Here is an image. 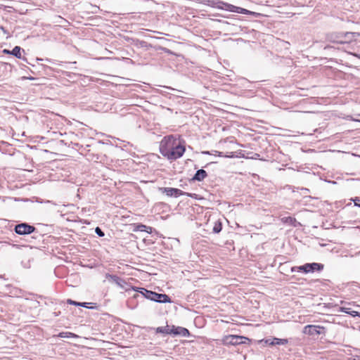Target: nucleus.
Wrapping results in <instances>:
<instances>
[{
	"instance_id": "obj_1",
	"label": "nucleus",
	"mask_w": 360,
	"mask_h": 360,
	"mask_svg": "<svg viewBox=\"0 0 360 360\" xmlns=\"http://www.w3.org/2000/svg\"><path fill=\"white\" fill-rule=\"evenodd\" d=\"M178 140H176L173 136H165L160 145V150L162 155L168 158L171 152V148L174 147L175 144L177 143Z\"/></svg>"
},
{
	"instance_id": "obj_2",
	"label": "nucleus",
	"mask_w": 360,
	"mask_h": 360,
	"mask_svg": "<svg viewBox=\"0 0 360 360\" xmlns=\"http://www.w3.org/2000/svg\"><path fill=\"white\" fill-rule=\"evenodd\" d=\"M247 338L238 335H226L223 338L222 342L226 345H236L245 342Z\"/></svg>"
},
{
	"instance_id": "obj_3",
	"label": "nucleus",
	"mask_w": 360,
	"mask_h": 360,
	"mask_svg": "<svg viewBox=\"0 0 360 360\" xmlns=\"http://www.w3.org/2000/svg\"><path fill=\"white\" fill-rule=\"evenodd\" d=\"M217 7L221 9H224L226 11H229L231 12H235L238 13H243V14H249L251 13V12L245 8H243L240 7H238L236 6H233L232 4H229L224 2H219Z\"/></svg>"
},
{
	"instance_id": "obj_4",
	"label": "nucleus",
	"mask_w": 360,
	"mask_h": 360,
	"mask_svg": "<svg viewBox=\"0 0 360 360\" xmlns=\"http://www.w3.org/2000/svg\"><path fill=\"white\" fill-rule=\"evenodd\" d=\"M324 327L320 326L307 325L304 328L303 333L309 335L324 333Z\"/></svg>"
},
{
	"instance_id": "obj_5",
	"label": "nucleus",
	"mask_w": 360,
	"mask_h": 360,
	"mask_svg": "<svg viewBox=\"0 0 360 360\" xmlns=\"http://www.w3.org/2000/svg\"><path fill=\"white\" fill-rule=\"evenodd\" d=\"M174 147H175L174 150L172 152V153H170L169 155L167 158L169 160H176L177 158H179L183 155L185 151L184 146H182L179 141Z\"/></svg>"
},
{
	"instance_id": "obj_6",
	"label": "nucleus",
	"mask_w": 360,
	"mask_h": 360,
	"mask_svg": "<svg viewBox=\"0 0 360 360\" xmlns=\"http://www.w3.org/2000/svg\"><path fill=\"white\" fill-rule=\"evenodd\" d=\"M160 190L165 193L167 196L172 197V196H179L183 195H186L188 196H191V194L184 193L181 190L178 188H160Z\"/></svg>"
},
{
	"instance_id": "obj_7",
	"label": "nucleus",
	"mask_w": 360,
	"mask_h": 360,
	"mask_svg": "<svg viewBox=\"0 0 360 360\" xmlns=\"http://www.w3.org/2000/svg\"><path fill=\"white\" fill-rule=\"evenodd\" d=\"M35 228L27 224H20L15 226V231L18 234H30L34 231Z\"/></svg>"
},
{
	"instance_id": "obj_8",
	"label": "nucleus",
	"mask_w": 360,
	"mask_h": 360,
	"mask_svg": "<svg viewBox=\"0 0 360 360\" xmlns=\"http://www.w3.org/2000/svg\"><path fill=\"white\" fill-rule=\"evenodd\" d=\"M146 298L152 301L158 302V293L146 290L144 288H141V290L139 291Z\"/></svg>"
},
{
	"instance_id": "obj_9",
	"label": "nucleus",
	"mask_w": 360,
	"mask_h": 360,
	"mask_svg": "<svg viewBox=\"0 0 360 360\" xmlns=\"http://www.w3.org/2000/svg\"><path fill=\"white\" fill-rule=\"evenodd\" d=\"M360 33L359 32H346L344 36V39L340 40V43L350 42L356 39V37H359Z\"/></svg>"
},
{
	"instance_id": "obj_10",
	"label": "nucleus",
	"mask_w": 360,
	"mask_h": 360,
	"mask_svg": "<svg viewBox=\"0 0 360 360\" xmlns=\"http://www.w3.org/2000/svg\"><path fill=\"white\" fill-rule=\"evenodd\" d=\"M169 333H173L174 335H180L184 337H186L189 334L188 330L186 328L182 327L174 328Z\"/></svg>"
},
{
	"instance_id": "obj_11",
	"label": "nucleus",
	"mask_w": 360,
	"mask_h": 360,
	"mask_svg": "<svg viewBox=\"0 0 360 360\" xmlns=\"http://www.w3.org/2000/svg\"><path fill=\"white\" fill-rule=\"evenodd\" d=\"M304 271V273L311 272V266L310 264H306L303 266H295L292 268V271Z\"/></svg>"
},
{
	"instance_id": "obj_12",
	"label": "nucleus",
	"mask_w": 360,
	"mask_h": 360,
	"mask_svg": "<svg viewBox=\"0 0 360 360\" xmlns=\"http://www.w3.org/2000/svg\"><path fill=\"white\" fill-rule=\"evenodd\" d=\"M207 176V172L204 169H199L195 173L193 179L197 181H202Z\"/></svg>"
},
{
	"instance_id": "obj_13",
	"label": "nucleus",
	"mask_w": 360,
	"mask_h": 360,
	"mask_svg": "<svg viewBox=\"0 0 360 360\" xmlns=\"http://www.w3.org/2000/svg\"><path fill=\"white\" fill-rule=\"evenodd\" d=\"M158 302H160V303L171 302L170 298L166 294L158 293Z\"/></svg>"
},
{
	"instance_id": "obj_14",
	"label": "nucleus",
	"mask_w": 360,
	"mask_h": 360,
	"mask_svg": "<svg viewBox=\"0 0 360 360\" xmlns=\"http://www.w3.org/2000/svg\"><path fill=\"white\" fill-rule=\"evenodd\" d=\"M288 342L286 339L274 338L271 340V345H285Z\"/></svg>"
},
{
	"instance_id": "obj_15",
	"label": "nucleus",
	"mask_w": 360,
	"mask_h": 360,
	"mask_svg": "<svg viewBox=\"0 0 360 360\" xmlns=\"http://www.w3.org/2000/svg\"><path fill=\"white\" fill-rule=\"evenodd\" d=\"M21 49L20 46H15L14 49L11 51V54L15 56L18 58H21Z\"/></svg>"
},
{
	"instance_id": "obj_16",
	"label": "nucleus",
	"mask_w": 360,
	"mask_h": 360,
	"mask_svg": "<svg viewBox=\"0 0 360 360\" xmlns=\"http://www.w3.org/2000/svg\"><path fill=\"white\" fill-rule=\"evenodd\" d=\"M136 229L139 230V231H147L148 233H150L151 230H152V228L151 227H148V226H146L145 225H143V224H139V225L137 226Z\"/></svg>"
},
{
	"instance_id": "obj_17",
	"label": "nucleus",
	"mask_w": 360,
	"mask_h": 360,
	"mask_svg": "<svg viewBox=\"0 0 360 360\" xmlns=\"http://www.w3.org/2000/svg\"><path fill=\"white\" fill-rule=\"evenodd\" d=\"M310 266H311V272H314L316 270H321L323 267V265L318 263H311L310 264Z\"/></svg>"
},
{
	"instance_id": "obj_18",
	"label": "nucleus",
	"mask_w": 360,
	"mask_h": 360,
	"mask_svg": "<svg viewBox=\"0 0 360 360\" xmlns=\"http://www.w3.org/2000/svg\"><path fill=\"white\" fill-rule=\"evenodd\" d=\"M60 338H72V337H77L75 334L70 333V332H62L60 333L58 335Z\"/></svg>"
},
{
	"instance_id": "obj_19",
	"label": "nucleus",
	"mask_w": 360,
	"mask_h": 360,
	"mask_svg": "<svg viewBox=\"0 0 360 360\" xmlns=\"http://www.w3.org/2000/svg\"><path fill=\"white\" fill-rule=\"evenodd\" d=\"M348 309H349L343 308L342 311H345V313L350 314L353 316H359V317H360V313H359L357 311H349Z\"/></svg>"
},
{
	"instance_id": "obj_20",
	"label": "nucleus",
	"mask_w": 360,
	"mask_h": 360,
	"mask_svg": "<svg viewBox=\"0 0 360 360\" xmlns=\"http://www.w3.org/2000/svg\"><path fill=\"white\" fill-rule=\"evenodd\" d=\"M221 230V223H216L213 227V231L214 233H219Z\"/></svg>"
},
{
	"instance_id": "obj_21",
	"label": "nucleus",
	"mask_w": 360,
	"mask_h": 360,
	"mask_svg": "<svg viewBox=\"0 0 360 360\" xmlns=\"http://www.w3.org/2000/svg\"><path fill=\"white\" fill-rule=\"evenodd\" d=\"M96 233L99 236H104V233L101 230L100 228L97 227L96 229Z\"/></svg>"
},
{
	"instance_id": "obj_22",
	"label": "nucleus",
	"mask_w": 360,
	"mask_h": 360,
	"mask_svg": "<svg viewBox=\"0 0 360 360\" xmlns=\"http://www.w3.org/2000/svg\"><path fill=\"white\" fill-rule=\"evenodd\" d=\"M68 303L70 304L76 305V306H79L80 305L79 302H77L73 301L72 300H68Z\"/></svg>"
},
{
	"instance_id": "obj_23",
	"label": "nucleus",
	"mask_w": 360,
	"mask_h": 360,
	"mask_svg": "<svg viewBox=\"0 0 360 360\" xmlns=\"http://www.w3.org/2000/svg\"><path fill=\"white\" fill-rule=\"evenodd\" d=\"M215 153H217V155L220 156V157H228V158L233 157V155H224L221 152L215 151Z\"/></svg>"
},
{
	"instance_id": "obj_24",
	"label": "nucleus",
	"mask_w": 360,
	"mask_h": 360,
	"mask_svg": "<svg viewBox=\"0 0 360 360\" xmlns=\"http://www.w3.org/2000/svg\"><path fill=\"white\" fill-rule=\"evenodd\" d=\"M349 360H360V356H355L351 357Z\"/></svg>"
},
{
	"instance_id": "obj_25",
	"label": "nucleus",
	"mask_w": 360,
	"mask_h": 360,
	"mask_svg": "<svg viewBox=\"0 0 360 360\" xmlns=\"http://www.w3.org/2000/svg\"><path fill=\"white\" fill-rule=\"evenodd\" d=\"M80 305L79 306H82V307H86V302H79Z\"/></svg>"
},
{
	"instance_id": "obj_26",
	"label": "nucleus",
	"mask_w": 360,
	"mask_h": 360,
	"mask_svg": "<svg viewBox=\"0 0 360 360\" xmlns=\"http://www.w3.org/2000/svg\"><path fill=\"white\" fill-rule=\"evenodd\" d=\"M4 52L6 53H11V51H9L6 50V49L4 51Z\"/></svg>"
},
{
	"instance_id": "obj_27",
	"label": "nucleus",
	"mask_w": 360,
	"mask_h": 360,
	"mask_svg": "<svg viewBox=\"0 0 360 360\" xmlns=\"http://www.w3.org/2000/svg\"><path fill=\"white\" fill-rule=\"evenodd\" d=\"M266 342L271 345V341H270V340H266Z\"/></svg>"
},
{
	"instance_id": "obj_28",
	"label": "nucleus",
	"mask_w": 360,
	"mask_h": 360,
	"mask_svg": "<svg viewBox=\"0 0 360 360\" xmlns=\"http://www.w3.org/2000/svg\"><path fill=\"white\" fill-rule=\"evenodd\" d=\"M174 149H175V147H172L171 150L169 152H171V153L173 152L174 150Z\"/></svg>"
},
{
	"instance_id": "obj_29",
	"label": "nucleus",
	"mask_w": 360,
	"mask_h": 360,
	"mask_svg": "<svg viewBox=\"0 0 360 360\" xmlns=\"http://www.w3.org/2000/svg\"><path fill=\"white\" fill-rule=\"evenodd\" d=\"M354 203H355L356 205H359V202H356V200H354Z\"/></svg>"
},
{
	"instance_id": "obj_30",
	"label": "nucleus",
	"mask_w": 360,
	"mask_h": 360,
	"mask_svg": "<svg viewBox=\"0 0 360 360\" xmlns=\"http://www.w3.org/2000/svg\"><path fill=\"white\" fill-rule=\"evenodd\" d=\"M357 121H360V120H356Z\"/></svg>"
},
{
	"instance_id": "obj_31",
	"label": "nucleus",
	"mask_w": 360,
	"mask_h": 360,
	"mask_svg": "<svg viewBox=\"0 0 360 360\" xmlns=\"http://www.w3.org/2000/svg\"><path fill=\"white\" fill-rule=\"evenodd\" d=\"M359 116L360 117V115H359Z\"/></svg>"
},
{
	"instance_id": "obj_32",
	"label": "nucleus",
	"mask_w": 360,
	"mask_h": 360,
	"mask_svg": "<svg viewBox=\"0 0 360 360\" xmlns=\"http://www.w3.org/2000/svg\"><path fill=\"white\" fill-rule=\"evenodd\" d=\"M359 206H360V205H359Z\"/></svg>"
}]
</instances>
